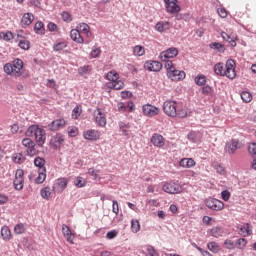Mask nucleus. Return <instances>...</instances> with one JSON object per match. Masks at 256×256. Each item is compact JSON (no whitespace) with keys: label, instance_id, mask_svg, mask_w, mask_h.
<instances>
[{"label":"nucleus","instance_id":"f257e3e1","mask_svg":"<svg viewBox=\"0 0 256 256\" xmlns=\"http://www.w3.org/2000/svg\"><path fill=\"white\" fill-rule=\"evenodd\" d=\"M235 60L229 59L226 64L219 62L214 66V72L220 77H227L228 79H235L237 77V72H235Z\"/></svg>","mask_w":256,"mask_h":256},{"label":"nucleus","instance_id":"f03ea898","mask_svg":"<svg viewBox=\"0 0 256 256\" xmlns=\"http://www.w3.org/2000/svg\"><path fill=\"white\" fill-rule=\"evenodd\" d=\"M26 136L34 137L37 145L40 147L45 145V141L47 139V133L45 132V129L39 127V125H31L26 131Z\"/></svg>","mask_w":256,"mask_h":256},{"label":"nucleus","instance_id":"7ed1b4c3","mask_svg":"<svg viewBox=\"0 0 256 256\" xmlns=\"http://www.w3.org/2000/svg\"><path fill=\"white\" fill-rule=\"evenodd\" d=\"M3 69L6 75L21 77L23 75V60L15 59L12 63H6Z\"/></svg>","mask_w":256,"mask_h":256},{"label":"nucleus","instance_id":"20e7f679","mask_svg":"<svg viewBox=\"0 0 256 256\" xmlns=\"http://www.w3.org/2000/svg\"><path fill=\"white\" fill-rule=\"evenodd\" d=\"M164 68L167 71L168 79H171V81H183L186 77L185 71L177 70L173 65V61H167L164 64Z\"/></svg>","mask_w":256,"mask_h":256},{"label":"nucleus","instance_id":"39448f33","mask_svg":"<svg viewBox=\"0 0 256 256\" xmlns=\"http://www.w3.org/2000/svg\"><path fill=\"white\" fill-rule=\"evenodd\" d=\"M162 109L168 117H177V109H179V105L176 101L166 100L163 103Z\"/></svg>","mask_w":256,"mask_h":256},{"label":"nucleus","instance_id":"423d86ee","mask_svg":"<svg viewBox=\"0 0 256 256\" xmlns=\"http://www.w3.org/2000/svg\"><path fill=\"white\" fill-rule=\"evenodd\" d=\"M206 207L212 211H223L225 204L223 201L217 200L215 198L209 197L204 201Z\"/></svg>","mask_w":256,"mask_h":256},{"label":"nucleus","instance_id":"0eeeda50","mask_svg":"<svg viewBox=\"0 0 256 256\" xmlns=\"http://www.w3.org/2000/svg\"><path fill=\"white\" fill-rule=\"evenodd\" d=\"M179 55V50L175 47L168 48L167 50H164L160 53L159 59L160 61H163L164 63H167V61H171L169 59H175Z\"/></svg>","mask_w":256,"mask_h":256},{"label":"nucleus","instance_id":"6e6552de","mask_svg":"<svg viewBox=\"0 0 256 256\" xmlns=\"http://www.w3.org/2000/svg\"><path fill=\"white\" fill-rule=\"evenodd\" d=\"M93 115H94V121L98 125V127H106L107 116L105 115V112L101 110V108L96 109Z\"/></svg>","mask_w":256,"mask_h":256},{"label":"nucleus","instance_id":"1a4fd4ad","mask_svg":"<svg viewBox=\"0 0 256 256\" xmlns=\"http://www.w3.org/2000/svg\"><path fill=\"white\" fill-rule=\"evenodd\" d=\"M160 112L159 108L151 104H144L142 106V113L145 117H157Z\"/></svg>","mask_w":256,"mask_h":256},{"label":"nucleus","instance_id":"9d476101","mask_svg":"<svg viewBox=\"0 0 256 256\" xmlns=\"http://www.w3.org/2000/svg\"><path fill=\"white\" fill-rule=\"evenodd\" d=\"M237 149H241V145L237 139L228 141L224 147V151L225 153H228V155H234Z\"/></svg>","mask_w":256,"mask_h":256},{"label":"nucleus","instance_id":"9b49d317","mask_svg":"<svg viewBox=\"0 0 256 256\" xmlns=\"http://www.w3.org/2000/svg\"><path fill=\"white\" fill-rule=\"evenodd\" d=\"M144 68L147 71H154L157 73V72L161 71V69H163V64H161V62H159V61L149 60V61L145 62Z\"/></svg>","mask_w":256,"mask_h":256},{"label":"nucleus","instance_id":"f8f14e48","mask_svg":"<svg viewBox=\"0 0 256 256\" xmlns=\"http://www.w3.org/2000/svg\"><path fill=\"white\" fill-rule=\"evenodd\" d=\"M150 141L152 145H154V147H158V149L165 147V137L159 133H154Z\"/></svg>","mask_w":256,"mask_h":256},{"label":"nucleus","instance_id":"ddd939ff","mask_svg":"<svg viewBox=\"0 0 256 256\" xmlns=\"http://www.w3.org/2000/svg\"><path fill=\"white\" fill-rule=\"evenodd\" d=\"M84 139L87 141H98V139H101V132L99 130H87L83 133Z\"/></svg>","mask_w":256,"mask_h":256},{"label":"nucleus","instance_id":"4468645a","mask_svg":"<svg viewBox=\"0 0 256 256\" xmlns=\"http://www.w3.org/2000/svg\"><path fill=\"white\" fill-rule=\"evenodd\" d=\"M67 125L65 119H56L53 120L50 124H48L47 129L49 131H59V129H63Z\"/></svg>","mask_w":256,"mask_h":256},{"label":"nucleus","instance_id":"2eb2a0df","mask_svg":"<svg viewBox=\"0 0 256 256\" xmlns=\"http://www.w3.org/2000/svg\"><path fill=\"white\" fill-rule=\"evenodd\" d=\"M65 143V137L62 134H56L51 137L50 145L53 149H61V144Z\"/></svg>","mask_w":256,"mask_h":256},{"label":"nucleus","instance_id":"dca6fc26","mask_svg":"<svg viewBox=\"0 0 256 256\" xmlns=\"http://www.w3.org/2000/svg\"><path fill=\"white\" fill-rule=\"evenodd\" d=\"M164 193H179L181 186L175 182L166 183L162 186Z\"/></svg>","mask_w":256,"mask_h":256},{"label":"nucleus","instance_id":"f3484780","mask_svg":"<svg viewBox=\"0 0 256 256\" xmlns=\"http://www.w3.org/2000/svg\"><path fill=\"white\" fill-rule=\"evenodd\" d=\"M33 21H35V16L33 15V13H24L21 19V27L25 29L29 27V25H31Z\"/></svg>","mask_w":256,"mask_h":256},{"label":"nucleus","instance_id":"a211bd4d","mask_svg":"<svg viewBox=\"0 0 256 256\" xmlns=\"http://www.w3.org/2000/svg\"><path fill=\"white\" fill-rule=\"evenodd\" d=\"M62 233L68 243H71V245H73V239H75V236H73V232H71V228H69L67 224L62 225Z\"/></svg>","mask_w":256,"mask_h":256},{"label":"nucleus","instance_id":"6ab92c4d","mask_svg":"<svg viewBox=\"0 0 256 256\" xmlns=\"http://www.w3.org/2000/svg\"><path fill=\"white\" fill-rule=\"evenodd\" d=\"M165 7L167 13L175 14L181 11V7L177 4V2H165Z\"/></svg>","mask_w":256,"mask_h":256},{"label":"nucleus","instance_id":"aec40b11","mask_svg":"<svg viewBox=\"0 0 256 256\" xmlns=\"http://www.w3.org/2000/svg\"><path fill=\"white\" fill-rule=\"evenodd\" d=\"M68 183H69V181L67 180V178H59V179H57V181L54 185V189L56 191H65V189H67Z\"/></svg>","mask_w":256,"mask_h":256},{"label":"nucleus","instance_id":"412c9836","mask_svg":"<svg viewBox=\"0 0 256 256\" xmlns=\"http://www.w3.org/2000/svg\"><path fill=\"white\" fill-rule=\"evenodd\" d=\"M70 37L72 41H75V43L82 44L85 42V40H83V36H81V32L79 31V29H72L70 31Z\"/></svg>","mask_w":256,"mask_h":256},{"label":"nucleus","instance_id":"4be33fe9","mask_svg":"<svg viewBox=\"0 0 256 256\" xmlns=\"http://www.w3.org/2000/svg\"><path fill=\"white\" fill-rule=\"evenodd\" d=\"M180 167H184L185 169H189L191 167H195L196 163L195 160H193L192 158H183L180 162H179Z\"/></svg>","mask_w":256,"mask_h":256},{"label":"nucleus","instance_id":"5701e85b","mask_svg":"<svg viewBox=\"0 0 256 256\" xmlns=\"http://www.w3.org/2000/svg\"><path fill=\"white\" fill-rule=\"evenodd\" d=\"M223 233V227L221 226H215L212 229H210L211 237H215L216 239H219V237H223Z\"/></svg>","mask_w":256,"mask_h":256},{"label":"nucleus","instance_id":"b1692460","mask_svg":"<svg viewBox=\"0 0 256 256\" xmlns=\"http://www.w3.org/2000/svg\"><path fill=\"white\" fill-rule=\"evenodd\" d=\"M155 28L159 33H164V31H169V29H171V24L169 22H158Z\"/></svg>","mask_w":256,"mask_h":256},{"label":"nucleus","instance_id":"393cba45","mask_svg":"<svg viewBox=\"0 0 256 256\" xmlns=\"http://www.w3.org/2000/svg\"><path fill=\"white\" fill-rule=\"evenodd\" d=\"M68 46H69V43H67V41L56 42L53 45V49L56 53H61V51L67 49Z\"/></svg>","mask_w":256,"mask_h":256},{"label":"nucleus","instance_id":"a878e982","mask_svg":"<svg viewBox=\"0 0 256 256\" xmlns=\"http://www.w3.org/2000/svg\"><path fill=\"white\" fill-rule=\"evenodd\" d=\"M77 29L80 31V33H84L86 37H91V27H89L85 23H81L77 26Z\"/></svg>","mask_w":256,"mask_h":256},{"label":"nucleus","instance_id":"bb28decb","mask_svg":"<svg viewBox=\"0 0 256 256\" xmlns=\"http://www.w3.org/2000/svg\"><path fill=\"white\" fill-rule=\"evenodd\" d=\"M1 235L4 241H11V239H13V236L11 235V230L7 226L2 227Z\"/></svg>","mask_w":256,"mask_h":256},{"label":"nucleus","instance_id":"cd10ccee","mask_svg":"<svg viewBox=\"0 0 256 256\" xmlns=\"http://www.w3.org/2000/svg\"><path fill=\"white\" fill-rule=\"evenodd\" d=\"M47 169L46 168H41L38 169V177L36 178V183L41 184L45 179H47Z\"/></svg>","mask_w":256,"mask_h":256},{"label":"nucleus","instance_id":"c85d7f7f","mask_svg":"<svg viewBox=\"0 0 256 256\" xmlns=\"http://www.w3.org/2000/svg\"><path fill=\"white\" fill-rule=\"evenodd\" d=\"M251 233H253V230L251 229L249 223L239 228V234L243 235L244 237H247V235H251Z\"/></svg>","mask_w":256,"mask_h":256},{"label":"nucleus","instance_id":"c756f323","mask_svg":"<svg viewBox=\"0 0 256 256\" xmlns=\"http://www.w3.org/2000/svg\"><path fill=\"white\" fill-rule=\"evenodd\" d=\"M108 87H110V89H115L116 91H120V89H123V87H125V83L121 80H116V82L108 83Z\"/></svg>","mask_w":256,"mask_h":256},{"label":"nucleus","instance_id":"7c9ffc66","mask_svg":"<svg viewBox=\"0 0 256 256\" xmlns=\"http://www.w3.org/2000/svg\"><path fill=\"white\" fill-rule=\"evenodd\" d=\"M120 131H122V135L126 137L131 133V125L126 124L125 122H119Z\"/></svg>","mask_w":256,"mask_h":256},{"label":"nucleus","instance_id":"2f4dec72","mask_svg":"<svg viewBox=\"0 0 256 256\" xmlns=\"http://www.w3.org/2000/svg\"><path fill=\"white\" fill-rule=\"evenodd\" d=\"M106 79L111 81V83H115L116 81H119V73H117L115 70H111L106 74Z\"/></svg>","mask_w":256,"mask_h":256},{"label":"nucleus","instance_id":"473e14b6","mask_svg":"<svg viewBox=\"0 0 256 256\" xmlns=\"http://www.w3.org/2000/svg\"><path fill=\"white\" fill-rule=\"evenodd\" d=\"M34 31L35 33H37V35H45V25L43 24V22H36V24L34 25Z\"/></svg>","mask_w":256,"mask_h":256},{"label":"nucleus","instance_id":"72a5a7b5","mask_svg":"<svg viewBox=\"0 0 256 256\" xmlns=\"http://www.w3.org/2000/svg\"><path fill=\"white\" fill-rule=\"evenodd\" d=\"M26 229H27V224L18 223L14 227V233L16 235H23V233H25Z\"/></svg>","mask_w":256,"mask_h":256},{"label":"nucleus","instance_id":"f704fd0d","mask_svg":"<svg viewBox=\"0 0 256 256\" xmlns=\"http://www.w3.org/2000/svg\"><path fill=\"white\" fill-rule=\"evenodd\" d=\"M240 97L244 103H251L253 101V94L249 91L241 92Z\"/></svg>","mask_w":256,"mask_h":256},{"label":"nucleus","instance_id":"c9c22d12","mask_svg":"<svg viewBox=\"0 0 256 256\" xmlns=\"http://www.w3.org/2000/svg\"><path fill=\"white\" fill-rule=\"evenodd\" d=\"M190 113L191 112L189 111V109H187V107L177 108V117H180L181 119H185V117H189Z\"/></svg>","mask_w":256,"mask_h":256},{"label":"nucleus","instance_id":"e433bc0d","mask_svg":"<svg viewBox=\"0 0 256 256\" xmlns=\"http://www.w3.org/2000/svg\"><path fill=\"white\" fill-rule=\"evenodd\" d=\"M133 55H135L136 57H143V55H145V47L141 45H136L133 48Z\"/></svg>","mask_w":256,"mask_h":256},{"label":"nucleus","instance_id":"4c0bfd02","mask_svg":"<svg viewBox=\"0 0 256 256\" xmlns=\"http://www.w3.org/2000/svg\"><path fill=\"white\" fill-rule=\"evenodd\" d=\"M12 161L18 163V165H21L25 163V156L21 153H14L12 156Z\"/></svg>","mask_w":256,"mask_h":256},{"label":"nucleus","instance_id":"58836bf2","mask_svg":"<svg viewBox=\"0 0 256 256\" xmlns=\"http://www.w3.org/2000/svg\"><path fill=\"white\" fill-rule=\"evenodd\" d=\"M194 81H195L196 85L203 87V85H205V83H207V76H205L203 74H199L195 77Z\"/></svg>","mask_w":256,"mask_h":256},{"label":"nucleus","instance_id":"ea45409f","mask_svg":"<svg viewBox=\"0 0 256 256\" xmlns=\"http://www.w3.org/2000/svg\"><path fill=\"white\" fill-rule=\"evenodd\" d=\"M131 230L132 233H139V231H141V224L139 223V220H131Z\"/></svg>","mask_w":256,"mask_h":256},{"label":"nucleus","instance_id":"a19ab883","mask_svg":"<svg viewBox=\"0 0 256 256\" xmlns=\"http://www.w3.org/2000/svg\"><path fill=\"white\" fill-rule=\"evenodd\" d=\"M74 185L75 187H79V188L85 187V185H87V181L85 180V178L78 176L74 180Z\"/></svg>","mask_w":256,"mask_h":256},{"label":"nucleus","instance_id":"79ce46f5","mask_svg":"<svg viewBox=\"0 0 256 256\" xmlns=\"http://www.w3.org/2000/svg\"><path fill=\"white\" fill-rule=\"evenodd\" d=\"M34 165L35 167H38V169H45V159L42 157H36L34 159Z\"/></svg>","mask_w":256,"mask_h":256},{"label":"nucleus","instance_id":"37998d69","mask_svg":"<svg viewBox=\"0 0 256 256\" xmlns=\"http://www.w3.org/2000/svg\"><path fill=\"white\" fill-rule=\"evenodd\" d=\"M0 39H3V41H11L13 39V32H0Z\"/></svg>","mask_w":256,"mask_h":256},{"label":"nucleus","instance_id":"c03bdc74","mask_svg":"<svg viewBox=\"0 0 256 256\" xmlns=\"http://www.w3.org/2000/svg\"><path fill=\"white\" fill-rule=\"evenodd\" d=\"M69 137H77L79 135V129L75 126H69L67 129Z\"/></svg>","mask_w":256,"mask_h":256},{"label":"nucleus","instance_id":"a18cd8bd","mask_svg":"<svg viewBox=\"0 0 256 256\" xmlns=\"http://www.w3.org/2000/svg\"><path fill=\"white\" fill-rule=\"evenodd\" d=\"M202 94L206 97H213V88L209 85L202 87Z\"/></svg>","mask_w":256,"mask_h":256},{"label":"nucleus","instance_id":"49530a36","mask_svg":"<svg viewBox=\"0 0 256 256\" xmlns=\"http://www.w3.org/2000/svg\"><path fill=\"white\" fill-rule=\"evenodd\" d=\"M81 113H83V109L81 108V106H76L72 111L73 119H79V117H81Z\"/></svg>","mask_w":256,"mask_h":256},{"label":"nucleus","instance_id":"de8ad7c7","mask_svg":"<svg viewBox=\"0 0 256 256\" xmlns=\"http://www.w3.org/2000/svg\"><path fill=\"white\" fill-rule=\"evenodd\" d=\"M27 155H29V157H35V155H39V150H37V148H35V144L30 146L29 148H27L26 150Z\"/></svg>","mask_w":256,"mask_h":256},{"label":"nucleus","instance_id":"09e8293b","mask_svg":"<svg viewBox=\"0 0 256 256\" xmlns=\"http://www.w3.org/2000/svg\"><path fill=\"white\" fill-rule=\"evenodd\" d=\"M235 244L237 249H245V247L247 246V239L239 238Z\"/></svg>","mask_w":256,"mask_h":256},{"label":"nucleus","instance_id":"8fccbe9b","mask_svg":"<svg viewBox=\"0 0 256 256\" xmlns=\"http://www.w3.org/2000/svg\"><path fill=\"white\" fill-rule=\"evenodd\" d=\"M221 37L222 39H224V41H227L228 43H232V46L235 47V45H237V43H235V41H233V39H231L230 35L227 34L226 32H221Z\"/></svg>","mask_w":256,"mask_h":256},{"label":"nucleus","instance_id":"3c124183","mask_svg":"<svg viewBox=\"0 0 256 256\" xmlns=\"http://www.w3.org/2000/svg\"><path fill=\"white\" fill-rule=\"evenodd\" d=\"M23 181V179H14V188L16 189V191H21V189H23Z\"/></svg>","mask_w":256,"mask_h":256},{"label":"nucleus","instance_id":"603ef678","mask_svg":"<svg viewBox=\"0 0 256 256\" xmlns=\"http://www.w3.org/2000/svg\"><path fill=\"white\" fill-rule=\"evenodd\" d=\"M210 49H215L216 51H219L220 53H222L224 47H223V44L219 42H213L210 44Z\"/></svg>","mask_w":256,"mask_h":256},{"label":"nucleus","instance_id":"864d4df0","mask_svg":"<svg viewBox=\"0 0 256 256\" xmlns=\"http://www.w3.org/2000/svg\"><path fill=\"white\" fill-rule=\"evenodd\" d=\"M30 47H31V44L28 40H21L19 42V48L24 49V51L29 50Z\"/></svg>","mask_w":256,"mask_h":256},{"label":"nucleus","instance_id":"5fc2aeb1","mask_svg":"<svg viewBox=\"0 0 256 256\" xmlns=\"http://www.w3.org/2000/svg\"><path fill=\"white\" fill-rule=\"evenodd\" d=\"M224 247L226 249H235V247H237V244H235V242H233V240H225L224 241Z\"/></svg>","mask_w":256,"mask_h":256},{"label":"nucleus","instance_id":"6e6d98bb","mask_svg":"<svg viewBox=\"0 0 256 256\" xmlns=\"http://www.w3.org/2000/svg\"><path fill=\"white\" fill-rule=\"evenodd\" d=\"M147 253L149 256H159V253H157V250L152 245H147Z\"/></svg>","mask_w":256,"mask_h":256},{"label":"nucleus","instance_id":"4d7b16f0","mask_svg":"<svg viewBox=\"0 0 256 256\" xmlns=\"http://www.w3.org/2000/svg\"><path fill=\"white\" fill-rule=\"evenodd\" d=\"M22 145L27 149H29V147H32V145H35V142H33V140H31L30 138H24L22 140Z\"/></svg>","mask_w":256,"mask_h":256},{"label":"nucleus","instance_id":"13d9d810","mask_svg":"<svg viewBox=\"0 0 256 256\" xmlns=\"http://www.w3.org/2000/svg\"><path fill=\"white\" fill-rule=\"evenodd\" d=\"M208 249L209 251H212V253H217L219 251V246L215 242L208 243Z\"/></svg>","mask_w":256,"mask_h":256},{"label":"nucleus","instance_id":"bf43d9fd","mask_svg":"<svg viewBox=\"0 0 256 256\" xmlns=\"http://www.w3.org/2000/svg\"><path fill=\"white\" fill-rule=\"evenodd\" d=\"M99 170H96L95 168H89L88 169V174L91 175V177H94V179H99Z\"/></svg>","mask_w":256,"mask_h":256},{"label":"nucleus","instance_id":"052dcab7","mask_svg":"<svg viewBox=\"0 0 256 256\" xmlns=\"http://www.w3.org/2000/svg\"><path fill=\"white\" fill-rule=\"evenodd\" d=\"M62 19H63V21H66L67 23H71V21H73V18L71 17V14L69 12H63Z\"/></svg>","mask_w":256,"mask_h":256},{"label":"nucleus","instance_id":"680f3d73","mask_svg":"<svg viewBox=\"0 0 256 256\" xmlns=\"http://www.w3.org/2000/svg\"><path fill=\"white\" fill-rule=\"evenodd\" d=\"M217 13H218L219 17H221L222 19H226L227 10L225 8H218Z\"/></svg>","mask_w":256,"mask_h":256},{"label":"nucleus","instance_id":"e2e57ef3","mask_svg":"<svg viewBox=\"0 0 256 256\" xmlns=\"http://www.w3.org/2000/svg\"><path fill=\"white\" fill-rule=\"evenodd\" d=\"M117 109L120 113H125L127 111V106L123 102L117 104Z\"/></svg>","mask_w":256,"mask_h":256},{"label":"nucleus","instance_id":"0e129e2a","mask_svg":"<svg viewBox=\"0 0 256 256\" xmlns=\"http://www.w3.org/2000/svg\"><path fill=\"white\" fill-rule=\"evenodd\" d=\"M250 155H256V143H250L248 146Z\"/></svg>","mask_w":256,"mask_h":256},{"label":"nucleus","instance_id":"69168bd1","mask_svg":"<svg viewBox=\"0 0 256 256\" xmlns=\"http://www.w3.org/2000/svg\"><path fill=\"white\" fill-rule=\"evenodd\" d=\"M216 172L218 173V175H227V171L221 165L216 166Z\"/></svg>","mask_w":256,"mask_h":256},{"label":"nucleus","instance_id":"338daca9","mask_svg":"<svg viewBox=\"0 0 256 256\" xmlns=\"http://www.w3.org/2000/svg\"><path fill=\"white\" fill-rule=\"evenodd\" d=\"M23 175H25L23 169H18L16 170L15 179H23Z\"/></svg>","mask_w":256,"mask_h":256},{"label":"nucleus","instance_id":"774afa93","mask_svg":"<svg viewBox=\"0 0 256 256\" xmlns=\"http://www.w3.org/2000/svg\"><path fill=\"white\" fill-rule=\"evenodd\" d=\"M106 237L108 239H115V237H117L116 230H112V231L107 232Z\"/></svg>","mask_w":256,"mask_h":256}]
</instances>
